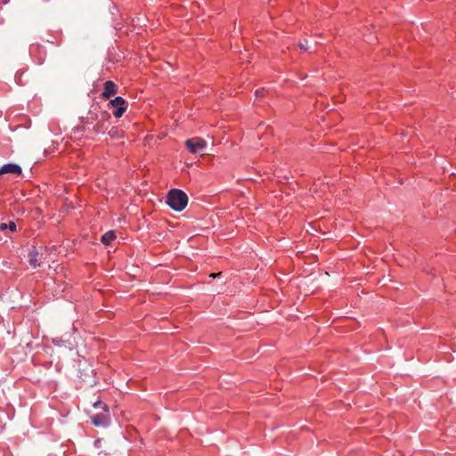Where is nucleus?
Returning a JSON list of instances; mask_svg holds the SVG:
<instances>
[{
	"instance_id": "nucleus-1",
	"label": "nucleus",
	"mask_w": 456,
	"mask_h": 456,
	"mask_svg": "<svg viewBox=\"0 0 456 456\" xmlns=\"http://www.w3.org/2000/svg\"><path fill=\"white\" fill-rule=\"evenodd\" d=\"M167 204L175 211H182L188 204V197L183 191L173 189L167 196Z\"/></svg>"
},
{
	"instance_id": "nucleus-2",
	"label": "nucleus",
	"mask_w": 456,
	"mask_h": 456,
	"mask_svg": "<svg viewBox=\"0 0 456 456\" xmlns=\"http://www.w3.org/2000/svg\"><path fill=\"white\" fill-rule=\"evenodd\" d=\"M94 408H102V411L91 416L92 423L95 427H106L110 423V414L106 404L101 401L94 403Z\"/></svg>"
},
{
	"instance_id": "nucleus-3",
	"label": "nucleus",
	"mask_w": 456,
	"mask_h": 456,
	"mask_svg": "<svg viewBox=\"0 0 456 456\" xmlns=\"http://www.w3.org/2000/svg\"><path fill=\"white\" fill-rule=\"evenodd\" d=\"M185 145L190 151V152L193 154H200L204 155L205 150L207 148V142L204 139L200 137H194L185 141Z\"/></svg>"
},
{
	"instance_id": "nucleus-4",
	"label": "nucleus",
	"mask_w": 456,
	"mask_h": 456,
	"mask_svg": "<svg viewBox=\"0 0 456 456\" xmlns=\"http://www.w3.org/2000/svg\"><path fill=\"white\" fill-rule=\"evenodd\" d=\"M78 377L81 379V381L87 383L90 386H94L96 384L94 380V370L88 364L85 363L83 366L80 365Z\"/></svg>"
},
{
	"instance_id": "nucleus-5",
	"label": "nucleus",
	"mask_w": 456,
	"mask_h": 456,
	"mask_svg": "<svg viewBox=\"0 0 456 456\" xmlns=\"http://www.w3.org/2000/svg\"><path fill=\"white\" fill-rule=\"evenodd\" d=\"M43 259H45L44 253L40 252L36 247H32L28 253L29 265L33 268L39 267Z\"/></svg>"
},
{
	"instance_id": "nucleus-6",
	"label": "nucleus",
	"mask_w": 456,
	"mask_h": 456,
	"mask_svg": "<svg viewBox=\"0 0 456 456\" xmlns=\"http://www.w3.org/2000/svg\"><path fill=\"white\" fill-rule=\"evenodd\" d=\"M5 174H14L19 175L21 174V167L17 164H5L0 168V175Z\"/></svg>"
},
{
	"instance_id": "nucleus-7",
	"label": "nucleus",
	"mask_w": 456,
	"mask_h": 456,
	"mask_svg": "<svg viewBox=\"0 0 456 456\" xmlns=\"http://www.w3.org/2000/svg\"><path fill=\"white\" fill-rule=\"evenodd\" d=\"M117 94V86L114 82L109 80L104 83V91L101 96L103 99H109L110 96Z\"/></svg>"
},
{
	"instance_id": "nucleus-8",
	"label": "nucleus",
	"mask_w": 456,
	"mask_h": 456,
	"mask_svg": "<svg viewBox=\"0 0 456 456\" xmlns=\"http://www.w3.org/2000/svg\"><path fill=\"white\" fill-rule=\"evenodd\" d=\"M116 238V234L113 231H109L107 232H105L102 238H101V241L102 244L104 245H110L111 241H113Z\"/></svg>"
},
{
	"instance_id": "nucleus-9",
	"label": "nucleus",
	"mask_w": 456,
	"mask_h": 456,
	"mask_svg": "<svg viewBox=\"0 0 456 456\" xmlns=\"http://www.w3.org/2000/svg\"><path fill=\"white\" fill-rule=\"evenodd\" d=\"M110 104L115 108L118 109L119 107L126 106V102L120 96L116 97L114 100H111L110 102Z\"/></svg>"
},
{
	"instance_id": "nucleus-10",
	"label": "nucleus",
	"mask_w": 456,
	"mask_h": 456,
	"mask_svg": "<svg viewBox=\"0 0 456 456\" xmlns=\"http://www.w3.org/2000/svg\"><path fill=\"white\" fill-rule=\"evenodd\" d=\"M126 106H124V107H119L118 109L115 110L114 111V116L116 118H120L122 117V115L124 114V112L126 111Z\"/></svg>"
},
{
	"instance_id": "nucleus-11",
	"label": "nucleus",
	"mask_w": 456,
	"mask_h": 456,
	"mask_svg": "<svg viewBox=\"0 0 456 456\" xmlns=\"http://www.w3.org/2000/svg\"><path fill=\"white\" fill-rule=\"evenodd\" d=\"M103 123H98L96 126H94V131L95 133H100L103 130Z\"/></svg>"
},
{
	"instance_id": "nucleus-12",
	"label": "nucleus",
	"mask_w": 456,
	"mask_h": 456,
	"mask_svg": "<svg viewBox=\"0 0 456 456\" xmlns=\"http://www.w3.org/2000/svg\"><path fill=\"white\" fill-rule=\"evenodd\" d=\"M298 46L302 49V50H307L308 49V41L307 40H305L304 42H300L298 44Z\"/></svg>"
},
{
	"instance_id": "nucleus-13",
	"label": "nucleus",
	"mask_w": 456,
	"mask_h": 456,
	"mask_svg": "<svg viewBox=\"0 0 456 456\" xmlns=\"http://www.w3.org/2000/svg\"><path fill=\"white\" fill-rule=\"evenodd\" d=\"M7 228H9L10 231L12 232H15L16 231V224L14 222H10L8 224H7Z\"/></svg>"
},
{
	"instance_id": "nucleus-14",
	"label": "nucleus",
	"mask_w": 456,
	"mask_h": 456,
	"mask_svg": "<svg viewBox=\"0 0 456 456\" xmlns=\"http://www.w3.org/2000/svg\"><path fill=\"white\" fill-rule=\"evenodd\" d=\"M6 228H7V224H4V223H1L0 224V229L1 230H5Z\"/></svg>"
},
{
	"instance_id": "nucleus-15",
	"label": "nucleus",
	"mask_w": 456,
	"mask_h": 456,
	"mask_svg": "<svg viewBox=\"0 0 456 456\" xmlns=\"http://www.w3.org/2000/svg\"><path fill=\"white\" fill-rule=\"evenodd\" d=\"M256 96H262L263 95V90H256Z\"/></svg>"
},
{
	"instance_id": "nucleus-16",
	"label": "nucleus",
	"mask_w": 456,
	"mask_h": 456,
	"mask_svg": "<svg viewBox=\"0 0 456 456\" xmlns=\"http://www.w3.org/2000/svg\"><path fill=\"white\" fill-rule=\"evenodd\" d=\"M219 275H221V273H211V274L209 275V277H211V278H216V277H217V276H219Z\"/></svg>"
}]
</instances>
